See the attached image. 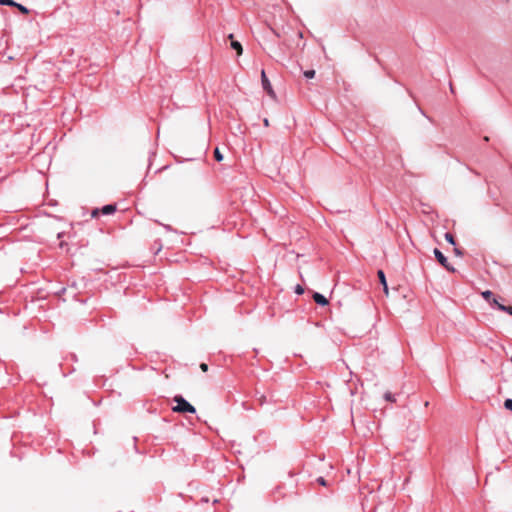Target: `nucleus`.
I'll use <instances>...</instances> for the list:
<instances>
[{
    "label": "nucleus",
    "mask_w": 512,
    "mask_h": 512,
    "mask_svg": "<svg viewBox=\"0 0 512 512\" xmlns=\"http://www.w3.org/2000/svg\"><path fill=\"white\" fill-rule=\"evenodd\" d=\"M1 5L15 6L16 2L13 0H0Z\"/></svg>",
    "instance_id": "nucleus-12"
},
{
    "label": "nucleus",
    "mask_w": 512,
    "mask_h": 512,
    "mask_svg": "<svg viewBox=\"0 0 512 512\" xmlns=\"http://www.w3.org/2000/svg\"><path fill=\"white\" fill-rule=\"evenodd\" d=\"M15 7H17L23 14L29 13V10L22 4L16 3Z\"/></svg>",
    "instance_id": "nucleus-13"
},
{
    "label": "nucleus",
    "mask_w": 512,
    "mask_h": 512,
    "mask_svg": "<svg viewBox=\"0 0 512 512\" xmlns=\"http://www.w3.org/2000/svg\"><path fill=\"white\" fill-rule=\"evenodd\" d=\"M231 47L237 51V54L238 55H241L242 52H243V49H242V45L240 44V42L238 41H232L231 42Z\"/></svg>",
    "instance_id": "nucleus-7"
},
{
    "label": "nucleus",
    "mask_w": 512,
    "mask_h": 512,
    "mask_svg": "<svg viewBox=\"0 0 512 512\" xmlns=\"http://www.w3.org/2000/svg\"><path fill=\"white\" fill-rule=\"evenodd\" d=\"M384 399L386 401L395 402V396L392 393H390V392H386L384 394Z\"/></svg>",
    "instance_id": "nucleus-11"
},
{
    "label": "nucleus",
    "mask_w": 512,
    "mask_h": 512,
    "mask_svg": "<svg viewBox=\"0 0 512 512\" xmlns=\"http://www.w3.org/2000/svg\"><path fill=\"white\" fill-rule=\"evenodd\" d=\"M313 299L318 305L325 306L328 304L327 298L318 292L313 294Z\"/></svg>",
    "instance_id": "nucleus-5"
},
{
    "label": "nucleus",
    "mask_w": 512,
    "mask_h": 512,
    "mask_svg": "<svg viewBox=\"0 0 512 512\" xmlns=\"http://www.w3.org/2000/svg\"><path fill=\"white\" fill-rule=\"evenodd\" d=\"M272 31H273V33H274L277 37H279V36H280V35H279V33H278L277 31H275V30H272Z\"/></svg>",
    "instance_id": "nucleus-23"
},
{
    "label": "nucleus",
    "mask_w": 512,
    "mask_h": 512,
    "mask_svg": "<svg viewBox=\"0 0 512 512\" xmlns=\"http://www.w3.org/2000/svg\"><path fill=\"white\" fill-rule=\"evenodd\" d=\"M174 401L177 405L173 408V411L179 413H195V407L186 401L182 396H175Z\"/></svg>",
    "instance_id": "nucleus-1"
},
{
    "label": "nucleus",
    "mask_w": 512,
    "mask_h": 512,
    "mask_svg": "<svg viewBox=\"0 0 512 512\" xmlns=\"http://www.w3.org/2000/svg\"><path fill=\"white\" fill-rule=\"evenodd\" d=\"M261 80H262V86H263L264 90H266L269 95L274 96V91L272 89V86H271L268 78L266 77L264 70L261 73Z\"/></svg>",
    "instance_id": "nucleus-3"
},
{
    "label": "nucleus",
    "mask_w": 512,
    "mask_h": 512,
    "mask_svg": "<svg viewBox=\"0 0 512 512\" xmlns=\"http://www.w3.org/2000/svg\"><path fill=\"white\" fill-rule=\"evenodd\" d=\"M295 292L297 294H303L304 293V289L300 285H297L296 288H295Z\"/></svg>",
    "instance_id": "nucleus-17"
},
{
    "label": "nucleus",
    "mask_w": 512,
    "mask_h": 512,
    "mask_svg": "<svg viewBox=\"0 0 512 512\" xmlns=\"http://www.w3.org/2000/svg\"><path fill=\"white\" fill-rule=\"evenodd\" d=\"M434 255L442 266H444L449 271H454V268L449 266V264L447 262V258L443 255V253L439 249H437V248L434 249Z\"/></svg>",
    "instance_id": "nucleus-2"
},
{
    "label": "nucleus",
    "mask_w": 512,
    "mask_h": 512,
    "mask_svg": "<svg viewBox=\"0 0 512 512\" xmlns=\"http://www.w3.org/2000/svg\"><path fill=\"white\" fill-rule=\"evenodd\" d=\"M200 368H201V370H202V371L206 372V371L208 370V365H207V364H205V363H202V364L200 365Z\"/></svg>",
    "instance_id": "nucleus-20"
},
{
    "label": "nucleus",
    "mask_w": 512,
    "mask_h": 512,
    "mask_svg": "<svg viewBox=\"0 0 512 512\" xmlns=\"http://www.w3.org/2000/svg\"><path fill=\"white\" fill-rule=\"evenodd\" d=\"M445 239L447 242H449L450 244L454 245L455 244V241H454V238L452 236V234L450 233H446L445 234Z\"/></svg>",
    "instance_id": "nucleus-15"
},
{
    "label": "nucleus",
    "mask_w": 512,
    "mask_h": 512,
    "mask_svg": "<svg viewBox=\"0 0 512 512\" xmlns=\"http://www.w3.org/2000/svg\"><path fill=\"white\" fill-rule=\"evenodd\" d=\"M490 304L497 307L498 308V305H501L496 298H492L491 301H490Z\"/></svg>",
    "instance_id": "nucleus-18"
},
{
    "label": "nucleus",
    "mask_w": 512,
    "mask_h": 512,
    "mask_svg": "<svg viewBox=\"0 0 512 512\" xmlns=\"http://www.w3.org/2000/svg\"><path fill=\"white\" fill-rule=\"evenodd\" d=\"M317 482L320 484V485H323L325 486L326 485V481L323 477H319L317 478Z\"/></svg>",
    "instance_id": "nucleus-19"
},
{
    "label": "nucleus",
    "mask_w": 512,
    "mask_h": 512,
    "mask_svg": "<svg viewBox=\"0 0 512 512\" xmlns=\"http://www.w3.org/2000/svg\"><path fill=\"white\" fill-rule=\"evenodd\" d=\"M498 309L512 315V307L505 306V305H498Z\"/></svg>",
    "instance_id": "nucleus-10"
},
{
    "label": "nucleus",
    "mask_w": 512,
    "mask_h": 512,
    "mask_svg": "<svg viewBox=\"0 0 512 512\" xmlns=\"http://www.w3.org/2000/svg\"><path fill=\"white\" fill-rule=\"evenodd\" d=\"M264 125H265V126H268V125H269V123H268V120H267V119H264Z\"/></svg>",
    "instance_id": "nucleus-22"
},
{
    "label": "nucleus",
    "mask_w": 512,
    "mask_h": 512,
    "mask_svg": "<svg viewBox=\"0 0 512 512\" xmlns=\"http://www.w3.org/2000/svg\"><path fill=\"white\" fill-rule=\"evenodd\" d=\"M377 275H378L380 283L383 286V291H384L385 295L388 296L389 295V289H388V285H387V281H386V277H385L384 272L382 270H379L377 272Z\"/></svg>",
    "instance_id": "nucleus-4"
},
{
    "label": "nucleus",
    "mask_w": 512,
    "mask_h": 512,
    "mask_svg": "<svg viewBox=\"0 0 512 512\" xmlns=\"http://www.w3.org/2000/svg\"><path fill=\"white\" fill-rule=\"evenodd\" d=\"M504 407L507 410H512V399H506L504 402Z\"/></svg>",
    "instance_id": "nucleus-16"
},
{
    "label": "nucleus",
    "mask_w": 512,
    "mask_h": 512,
    "mask_svg": "<svg viewBox=\"0 0 512 512\" xmlns=\"http://www.w3.org/2000/svg\"><path fill=\"white\" fill-rule=\"evenodd\" d=\"M98 210H94L92 215L95 216L97 214Z\"/></svg>",
    "instance_id": "nucleus-24"
},
{
    "label": "nucleus",
    "mask_w": 512,
    "mask_h": 512,
    "mask_svg": "<svg viewBox=\"0 0 512 512\" xmlns=\"http://www.w3.org/2000/svg\"><path fill=\"white\" fill-rule=\"evenodd\" d=\"M304 76L308 79H312L315 76L314 70H307L304 72Z\"/></svg>",
    "instance_id": "nucleus-14"
},
{
    "label": "nucleus",
    "mask_w": 512,
    "mask_h": 512,
    "mask_svg": "<svg viewBox=\"0 0 512 512\" xmlns=\"http://www.w3.org/2000/svg\"><path fill=\"white\" fill-rule=\"evenodd\" d=\"M116 210V207L114 205H105L101 209V213L104 215H110L113 214Z\"/></svg>",
    "instance_id": "nucleus-6"
},
{
    "label": "nucleus",
    "mask_w": 512,
    "mask_h": 512,
    "mask_svg": "<svg viewBox=\"0 0 512 512\" xmlns=\"http://www.w3.org/2000/svg\"><path fill=\"white\" fill-rule=\"evenodd\" d=\"M450 91H451L452 93H454V88H453V86H452V84H451V83H450Z\"/></svg>",
    "instance_id": "nucleus-21"
},
{
    "label": "nucleus",
    "mask_w": 512,
    "mask_h": 512,
    "mask_svg": "<svg viewBox=\"0 0 512 512\" xmlns=\"http://www.w3.org/2000/svg\"><path fill=\"white\" fill-rule=\"evenodd\" d=\"M481 295H482V297H483L485 300H487V301H489V302H490V301H491V299L493 298V297H492V296H493V293H492L490 290L483 291V292L481 293Z\"/></svg>",
    "instance_id": "nucleus-8"
},
{
    "label": "nucleus",
    "mask_w": 512,
    "mask_h": 512,
    "mask_svg": "<svg viewBox=\"0 0 512 512\" xmlns=\"http://www.w3.org/2000/svg\"><path fill=\"white\" fill-rule=\"evenodd\" d=\"M214 157H215V159H216L218 162H220V161H222V160H223V155H222V153L220 152L219 148H216V149L214 150Z\"/></svg>",
    "instance_id": "nucleus-9"
}]
</instances>
